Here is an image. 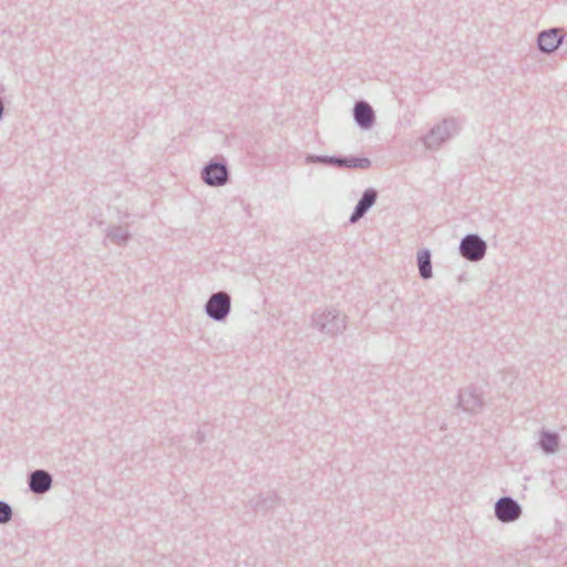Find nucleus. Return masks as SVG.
<instances>
[{
  "mask_svg": "<svg viewBox=\"0 0 567 567\" xmlns=\"http://www.w3.org/2000/svg\"><path fill=\"white\" fill-rule=\"evenodd\" d=\"M204 311L213 321L224 322L231 311L230 295L224 290L212 293L204 306Z\"/></svg>",
  "mask_w": 567,
  "mask_h": 567,
  "instance_id": "20e7f679",
  "label": "nucleus"
},
{
  "mask_svg": "<svg viewBox=\"0 0 567 567\" xmlns=\"http://www.w3.org/2000/svg\"><path fill=\"white\" fill-rule=\"evenodd\" d=\"M565 39L561 28H550L537 34V48L542 53L549 54L557 50Z\"/></svg>",
  "mask_w": 567,
  "mask_h": 567,
  "instance_id": "0eeeda50",
  "label": "nucleus"
},
{
  "mask_svg": "<svg viewBox=\"0 0 567 567\" xmlns=\"http://www.w3.org/2000/svg\"><path fill=\"white\" fill-rule=\"evenodd\" d=\"M495 517L502 523H513L522 516V506L512 496L499 497L494 505Z\"/></svg>",
  "mask_w": 567,
  "mask_h": 567,
  "instance_id": "423d86ee",
  "label": "nucleus"
},
{
  "mask_svg": "<svg viewBox=\"0 0 567 567\" xmlns=\"http://www.w3.org/2000/svg\"><path fill=\"white\" fill-rule=\"evenodd\" d=\"M461 130L458 120L449 117L434 125L421 140L426 150L437 151Z\"/></svg>",
  "mask_w": 567,
  "mask_h": 567,
  "instance_id": "f03ea898",
  "label": "nucleus"
},
{
  "mask_svg": "<svg viewBox=\"0 0 567 567\" xmlns=\"http://www.w3.org/2000/svg\"><path fill=\"white\" fill-rule=\"evenodd\" d=\"M13 511L9 503L0 499V525H4L12 519Z\"/></svg>",
  "mask_w": 567,
  "mask_h": 567,
  "instance_id": "a211bd4d",
  "label": "nucleus"
},
{
  "mask_svg": "<svg viewBox=\"0 0 567 567\" xmlns=\"http://www.w3.org/2000/svg\"><path fill=\"white\" fill-rule=\"evenodd\" d=\"M202 181L210 187L226 185L230 179V173L224 156L213 157L200 171Z\"/></svg>",
  "mask_w": 567,
  "mask_h": 567,
  "instance_id": "7ed1b4c3",
  "label": "nucleus"
},
{
  "mask_svg": "<svg viewBox=\"0 0 567 567\" xmlns=\"http://www.w3.org/2000/svg\"><path fill=\"white\" fill-rule=\"evenodd\" d=\"M379 193L375 188L369 187L364 189L360 199L354 206L352 214L350 215V224H355L361 218H363L364 215L375 205Z\"/></svg>",
  "mask_w": 567,
  "mask_h": 567,
  "instance_id": "9d476101",
  "label": "nucleus"
},
{
  "mask_svg": "<svg viewBox=\"0 0 567 567\" xmlns=\"http://www.w3.org/2000/svg\"><path fill=\"white\" fill-rule=\"evenodd\" d=\"M53 476L50 472L39 468L29 473L28 487L35 495H43L52 488Z\"/></svg>",
  "mask_w": 567,
  "mask_h": 567,
  "instance_id": "6e6552de",
  "label": "nucleus"
},
{
  "mask_svg": "<svg viewBox=\"0 0 567 567\" xmlns=\"http://www.w3.org/2000/svg\"><path fill=\"white\" fill-rule=\"evenodd\" d=\"M131 237V233L122 226H112L106 229V238L121 247L126 246Z\"/></svg>",
  "mask_w": 567,
  "mask_h": 567,
  "instance_id": "dca6fc26",
  "label": "nucleus"
},
{
  "mask_svg": "<svg viewBox=\"0 0 567 567\" xmlns=\"http://www.w3.org/2000/svg\"><path fill=\"white\" fill-rule=\"evenodd\" d=\"M311 327L331 338L342 334L347 328V316L334 308H319L311 315Z\"/></svg>",
  "mask_w": 567,
  "mask_h": 567,
  "instance_id": "f257e3e1",
  "label": "nucleus"
},
{
  "mask_svg": "<svg viewBox=\"0 0 567 567\" xmlns=\"http://www.w3.org/2000/svg\"><path fill=\"white\" fill-rule=\"evenodd\" d=\"M340 162L339 155H315L308 154L306 156V163L308 164H322L326 166H332L338 168Z\"/></svg>",
  "mask_w": 567,
  "mask_h": 567,
  "instance_id": "f3484780",
  "label": "nucleus"
},
{
  "mask_svg": "<svg viewBox=\"0 0 567 567\" xmlns=\"http://www.w3.org/2000/svg\"><path fill=\"white\" fill-rule=\"evenodd\" d=\"M339 159L338 168L368 169L372 164L368 157L339 155Z\"/></svg>",
  "mask_w": 567,
  "mask_h": 567,
  "instance_id": "2eb2a0df",
  "label": "nucleus"
},
{
  "mask_svg": "<svg viewBox=\"0 0 567 567\" xmlns=\"http://www.w3.org/2000/svg\"><path fill=\"white\" fill-rule=\"evenodd\" d=\"M486 251L487 244L478 234L465 235L458 245L461 257L471 262L481 261L486 256Z\"/></svg>",
  "mask_w": 567,
  "mask_h": 567,
  "instance_id": "39448f33",
  "label": "nucleus"
},
{
  "mask_svg": "<svg viewBox=\"0 0 567 567\" xmlns=\"http://www.w3.org/2000/svg\"><path fill=\"white\" fill-rule=\"evenodd\" d=\"M416 264L420 277L424 280L433 277L431 251L427 248H422L416 254Z\"/></svg>",
  "mask_w": 567,
  "mask_h": 567,
  "instance_id": "ddd939ff",
  "label": "nucleus"
},
{
  "mask_svg": "<svg viewBox=\"0 0 567 567\" xmlns=\"http://www.w3.org/2000/svg\"><path fill=\"white\" fill-rule=\"evenodd\" d=\"M352 115L355 124L363 131L370 130L375 123V112L364 100L354 103Z\"/></svg>",
  "mask_w": 567,
  "mask_h": 567,
  "instance_id": "1a4fd4ad",
  "label": "nucleus"
},
{
  "mask_svg": "<svg viewBox=\"0 0 567 567\" xmlns=\"http://www.w3.org/2000/svg\"><path fill=\"white\" fill-rule=\"evenodd\" d=\"M4 116V101L3 97L0 96V122L2 121Z\"/></svg>",
  "mask_w": 567,
  "mask_h": 567,
  "instance_id": "aec40b11",
  "label": "nucleus"
},
{
  "mask_svg": "<svg viewBox=\"0 0 567 567\" xmlns=\"http://www.w3.org/2000/svg\"><path fill=\"white\" fill-rule=\"evenodd\" d=\"M279 503V497L275 492H268L266 494H259L249 501V506L256 513H267L275 508Z\"/></svg>",
  "mask_w": 567,
  "mask_h": 567,
  "instance_id": "f8f14e48",
  "label": "nucleus"
},
{
  "mask_svg": "<svg viewBox=\"0 0 567 567\" xmlns=\"http://www.w3.org/2000/svg\"><path fill=\"white\" fill-rule=\"evenodd\" d=\"M538 445L545 454H554L559 449V435L556 432L543 430Z\"/></svg>",
  "mask_w": 567,
  "mask_h": 567,
  "instance_id": "4468645a",
  "label": "nucleus"
},
{
  "mask_svg": "<svg viewBox=\"0 0 567 567\" xmlns=\"http://www.w3.org/2000/svg\"><path fill=\"white\" fill-rule=\"evenodd\" d=\"M205 437H206V435H205V433H204L202 430H198V431L196 432V442H197L198 444L204 443Z\"/></svg>",
  "mask_w": 567,
  "mask_h": 567,
  "instance_id": "6ab92c4d",
  "label": "nucleus"
},
{
  "mask_svg": "<svg viewBox=\"0 0 567 567\" xmlns=\"http://www.w3.org/2000/svg\"><path fill=\"white\" fill-rule=\"evenodd\" d=\"M458 406L468 413H477L483 409L484 402L474 386H467L458 393Z\"/></svg>",
  "mask_w": 567,
  "mask_h": 567,
  "instance_id": "9b49d317",
  "label": "nucleus"
}]
</instances>
